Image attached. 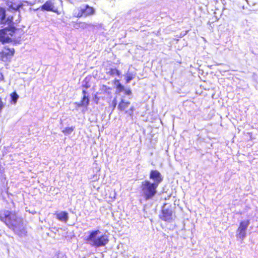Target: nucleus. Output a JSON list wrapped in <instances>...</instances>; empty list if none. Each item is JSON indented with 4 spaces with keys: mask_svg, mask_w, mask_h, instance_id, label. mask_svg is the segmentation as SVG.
I'll list each match as a JSON object with an SVG mask.
<instances>
[{
    "mask_svg": "<svg viewBox=\"0 0 258 258\" xmlns=\"http://www.w3.org/2000/svg\"><path fill=\"white\" fill-rule=\"evenodd\" d=\"M0 221L19 236L27 235V231L24 226L23 219L19 217L16 212L6 210L0 212Z\"/></svg>",
    "mask_w": 258,
    "mask_h": 258,
    "instance_id": "1",
    "label": "nucleus"
},
{
    "mask_svg": "<svg viewBox=\"0 0 258 258\" xmlns=\"http://www.w3.org/2000/svg\"><path fill=\"white\" fill-rule=\"evenodd\" d=\"M101 233L99 230H93L89 233L88 236L85 238L87 243L96 247L104 246L109 242L108 236L106 234L98 235Z\"/></svg>",
    "mask_w": 258,
    "mask_h": 258,
    "instance_id": "2",
    "label": "nucleus"
},
{
    "mask_svg": "<svg viewBox=\"0 0 258 258\" xmlns=\"http://www.w3.org/2000/svg\"><path fill=\"white\" fill-rule=\"evenodd\" d=\"M158 185L151 182L149 180H145L141 184V196L145 200L153 199L157 194Z\"/></svg>",
    "mask_w": 258,
    "mask_h": 258,
    "instance_id": "3",
    "label": "nucleus"
},
{
    "mask_svg": "<svg viewBox=\"0 0 258 258\" xmlns=\"http://www.w3.org/2000/svg\"><path fill=\"white\" fill-rule=\"evenodd\" d=\"M131 103L130 101H125L123 99H121L118 104V109L119 111L124 112L128 116L133 117L134 115V111L135 110V107L133 105H130Z\"/></svg>",
    "mask_w": 258,
    "mask_h": 258,
    "instance_id": "4",
    "label": "nucleus"
},
{
    "mask_svg": "<svg viewBox=\"0 0 258 258\" xmlns=\"http://www.w3.org/2000/svg\"><path fill=\"white\" fill-rule=\"evenodd\" d=\"M76 17L77 18L87 17L93 15L95 13L94 8L92 7L86 5L84 8L78 10Z\"/></svg>",
    "mask_w": 258,
    "mask_h": 258,
    "instance_id": "5",
    "label": "nucleus"
},
{
    "mask_svg": "<svg viewBox=\"0 0 258 258\" xmlns=\"http://www.w3.org/2000/svg\"><path fill=\"white\" fill-rule=\"evenodd\" d=\"M249 220L241 221L237 228V236L242 240L246 236V230L249 224Z\"/></svg>",
    "mask_w": 258,
    "mask_h": 258,
    "instance_id": "6",
    "label": "nucleus"
},
{
    "mask_svg": "<svg viewBox=\"0 0 258 258\" xmlns=\"http://www.w3.org/2000/svg\"><path fill=\"white\" fill-rule=\"evenodd\" d=\"M173 212L171 209L163 207L159 216V218L165 222H170L173 220Z\"/></svg>",
    "mask_w": 258,
    "mask_h": 258,
    "instance_id": "7",
    "label": "nucleus"
},
{
    "mask_svg": "<svg viewBox=\"0 0 258 258\" xmlns=\"http://www.w3.org/2000/svg\"><path fill=\"white\" fill-rule=\"evenodd\" d=\"M15 53L14 48H9L5 47L0 51V60L6 61L10 59L13 56Z\"/></svg>",
    "mask_w": 258,
    "mask_h": 258,
    "instance_id": "8",
    "label": "nucleus"
},
{
    "mask_svg": "<svg viewBox=\"0 0 258 258\" xmlns=\"http://www.w3.org/2000/svg\"><path fill=\"white\" fill-rule=\"evenodd\" d=\"M149 177L154 181L153 183H156L158 186L163 180L161 173L157 170H152L150 172Z\"/></svg>",
    "mask_w": 258,
    "mask_h": 258,
    "instance_id": "9",
    "label": "nucleus"
},
{
    "mask_svg": "<svg viewBox=\"0 0 258 258\" xmlns=\"http://www.w3.org/2000/svg\"><path fill=\"white\" fill-rule=\"evenodd\" d=\"M41 8L42 10L47 11H52L55 12L57 11V9H55L54 7V4L52 0L47 1L42 6Z\"/></svg>",
    "mask_w": 258,
    "mask_h": 258,
    "instance_id": "10",
    "label": "nucleus"
},
{
    "mask_svg": "<svg viewBox=\"0 0 258 258\" xmlns=\"http://www.w3.org/2000/svg\"><path fill=\"white\" fill-rule=\"evenodd\" d=\"M55 215L56 218L60 221L67 222L68 220V213L66 211L61 212L60 213H56Z\"/></svg>",
    "mask_w": 258,
    "mask_h": 258,
    "instance_id": "11",
    "label": "nucleus"
},
{
    "mask_svg": "<svg viewBox=\"0 0 258 258\" xmlns=\"http://www.w3.org/2000/svg\"><path fill=\"white\" fill-rule=\"evenodd\" d=\"M90 100L88 96H83L80 102L77 103L78 107H84L87 108L89 105Z\"/></svg>",
    "mask_w": 258,
    "mask_h": 258,
    "instance_id": "12",
    "label": "nucleus"
},
{
    "mask_svg": "<svg viewBox=\"0 0 258 258\" xmlns=\"http://www.w3.org/2000/svg\"><path fill=\"white\" fill-rule=\"evenodd\" d=\"M113 84L116 85V88L118 92H122L124 90V86L120 83L119 80H114L113 81Z\"/></svg>",
    "mask_w": 258,
    "mask_h": 258,
    "instance_id": "13",
    "label": "nucleus"
},
{
    "mask_svg": "<svg viewBox=\"0 0 258 258\" xmlns=\"http://www.w3.org/2000/svg\"><path fill=\"white\" fill-rule=\"evenodd\" d=\"M11 96V102L12 104H15L19 98V96L17 93L14 91L10 94Z\"/></svg>",
    "mask_w": 258,
    "mask_h": 258,
    "instance_id": "14",
    "label": "nucleus"
},
{
    "mask_svg": "<svg viewBox=\"0 0 258 258\" xmlns=\"http://www.w3.org/2000/svg\"><path fill=\"white\" fill-rule=\"evenodd\" d=\"M107 74L110 76L116 75L119 76L120 75V71L116 68L110 69Z\"/></svg>",
    "mask_w": 258,
    "mask_h": 258,
    "instance_id": "15",
    "label": "nucleus"
},
{
    "mask_svg": "<svg viewBox=\"0 0 258 258\" xmlns=\"http://www.w3.org/2000/svg\"><path fill=\"white\" fill-rule=\"evenodd\" d=\"M74 129L75 126L66 127L62 130V132L64 135H69L74 131Z\"/></svg>",
    "mask_w": 258,
    "mask_h": 258,
    "instance_id": "16",
    "label": "nucleus"
},
{
    "mask_svg": "<svg viewBox=\"0 0 258 258\" xmlns=\"http://www.w3.org/2000/svg\"><path fill=\"white\" fill-rule=\"evenodd\" d=\"M0 20L3 22L6 18V12L5 8L0 7Z\"/></svg>",
    "mask_w": 258,
    "mask_h": 258,
    "instance_id": "17",
    "label": "nucleus"
},
{
    "mask_svg": "<svg viewBox=\"0 0 258 258\" xmlns=\"http://www.w3.org/2000/svg\"><path fill=\"white\" fill-rule=\"evenodd\" d=\"M7 5L9 9H11L15 10H18L20 7V6L16 5L15 4L13 3L12 2L8 3Z\"/></svg>",
    "mask_w": 258,
    "mask_h": 258,
    "instance_id": "18",
    "label": "nucleus"
},
{
    "mask_svg": "<svg viewBox=\"0 0 258 258\" xmlns=\"http://www.w3.org/2000/svg\"><path fill=\"white\" fill-rule=\"evenodd\" d=\"M117 105V100L116 98H114L112 101L109 104V107L112 110H114Z\"/></svg>",
    "mask_w": 258,
    "mask_h": 258,
    "instance_id": "19",
    "label": "nucleus"
},
{
    "mask_svg": "<svg viewBox=\"0 0 258 258\" xmlns=\"http://www.w3.org/2000/svg\"><path fill=\"white\" fill-rule=\"evenodd\" d=\"M101 90L104 93H109V92L111 90V88L110 87L107 86L106 85H103L101 86Z\"/></svg>",
    "mask_w": 258,
    "mask_h": 258,
    "instance_id": "20",
    "label": "nucleus"
},
{
    "mask_svg": "<svg viewBox=\"0 0 258 258\" xmlns=\"http://www.w3.org/2000/svg\"><path fill=\"white\" fill-rule=\"evenodd\" d=\"M4 107V103L2 101V99L0 98V112Z\"/></svg>",
    "mask_w": 258,
    "mask_h": 258,
    "instance_id": "21",
    "label": "nucleus"
},
{
    "mask_svg": "<svg viewBox=\"0 0 258 258\" xmlns=\"http://www.w3.org/2000/svg\"><path fill=\"white\" fill-rule=\"evenodd\" d=\"M133 78L132 76H127L125 79L126 82L128 83L130 81H131Z\"/></svg>",
    "mask_w": 258,
    "mask_h": 258,
    "instance_id": "22",
    "label": "nucleus"
},
{
    "mask_svg": "<svg viewBox=\"0 0 258 258\" xmlns=\"http://www.w3.org/2000/svg\"><path fill=\"white\" fill-rule=\"evenodd\" d=\"M56 258H66V257L62 254H58L56 255Z\"/></svg>",
    "mask_w": 258,
    "mask_h": 258,
    "instance_id": "23",
    "label": "nucleus"
},
{
    "mask_svg": "<svg viewBox=\"0 0 258 258\" xmlns=\"http://www.w3.org/2000/svg\"><path fill=\"white\" fill-rule=\"evenodd\" d=\"M4 80V77L3 74L0 72V82Z\"/></svg>",
    "mask_w": 258,
    "mask_h": 258,
    "instance_id": "24",
    "label": "nucleus"
},
{
    "mask_svg": "<svg viewBox=\"0 0 258 258\" xmlns=\"http://www.w3.org/2000/svg\"><path fill=\"white\" fill-rule=\"evenodd\" d=\"M83 87H85L86 89H87L90 87V85L88 83H86L85 84L83 85Z\"/></svg>",
    "mask_w": 258,
    "mask_h": 258,
    "instance_id": "25",
    "label": "nucleus"
},
{
    "mask_svg": "<svg viewBox=\"0 0 258 258\" xmlns=\"http://www.w3.org/2000/svg\"><path fill=\"white\" fill-rule=\"evenodd\" d=\"M82 94H83V96H88L87 94V92L86 90H83L82 91Z\"/></svg>",
    "mask_w": 258,
    "mask_h": 258,
    "instance_id": "26",
    "label": "nucleus"
},
{
    "mask_svg": "<svg viewBox=\"0 0 258 258\" xmlns=\"http://www.w3.org/2000/svg\"><path fill=\"white\" fill-rule=\"evenodd\" d=\"M7 21H9V23H11L13 21V17H8L7 19Z\"/></svg>",
    "mask_w": 258,
    "mask_h": 258,
    "instance_id": "27",
    "label": "nucleus"
},
{
    "mask_svg": "<svg viewBox=\"0 0 258 258\" xmlns=\"http://www.w3.org/2000/svg\"><path fill=\"white\" fill-rule=\"evenodd\" d=\"M125 93H126V94H127V95H130V94H131V90H126V91H125Z\"/></svg>",
    "mask_w": 258,
    "mask_h": 258,
    "instance_id": "28",
    "label": "nucleus"
}]
</instances>
